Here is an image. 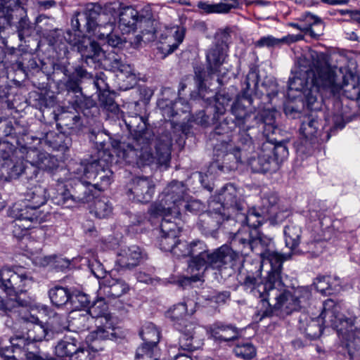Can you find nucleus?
<instances>
[{"mask_svg":"<svg viewBox=\"0 0 360 360\" xmlns=\"http://www.w3.org/2000/svg\"><path fill=\"white\" fill-rule=\"evenodd\" d=\"M124 122L133 139L129 143H122L119 155L129 164H135L139 167L155 163L167 168L171 159L172 139L168 135L160 137L154 157L150 146L154 134L147 128L143 117L137 115H128L124 117Z\"/></svg>","mask_w":360,"mask_h":360,"instance_id":"nucleus-1","label":"nucleus"},{"mask_svg":"<svg viewBox=\"0 0 360 360\" xmlns=\"http://www.w3.org/2000/svg\"><path fill=\"white\" fill-rule=\"evenodd\" d=\"M262 264L257 261L247 269V274L243 278L242 285L253 296L261 299L259 308L255 314V319L261 321L274 314L283 316L298 310V304L295 302L292 292L286 289L283 281L280 285L258 284L260 280Z\"/></svg>","mask_w":360,"mask_h":360,"instance_id":"nucleus-2","label":"nucleus"},{"mask_svg":"<svg viewBox=\"0 0 360 360\" xmlns=\"http://www.w3.org/2000/svg\"><path fill=\"white\" fill-rule=\"evenodd\" d=\"M288 91L303 94L312 108L319 94L326 97L340 96L341 79L333 68L317 60L309 68L300 67L295 70L289 79Z\"/></svg>","mask_w":360,"mask_h":360,"instance_id":"nucleus-3","label":"nucleus"},{"mask_svg":"<svg viewBox=\"0 0 360 360\" xmlns=\"http://www.w3.org/2000/svg\"><path fill=\"white\" fill-rule=\"evenodd\" d=\"M208 210L200 214L198 228L205 234H212L225 221L233 218L236 212L243 210L245 201L233 184L226 185L218 196V200L209 202Z\"/></svg>","mask_w":360,"mask_h":360,"instance_id":"nucleus-4","label":"nucleus"},{"mask_svg":"<svg viewBox=\"0 0 360 360\" xmlns=\"http://www.w3.org/2000/svg\"><path fill=\"white\" fill-rule=\"evenodd\" d=\"M75 172L83 177L84 181L75 185L72 198L75 204L88 202L91 196V191L87 188L91 185L98 191H104L111 183L112 172L108 168L105 160L98 159L84 165L79 163Z\"/></svg>","mask_w":360,"mask_h":360,"instance_id":"nucleus-5","label":"nucleus"},{"mask_svg":"<svg viewBox=\"0 0 360 360\" xmlns=\"http://www.w3.org/2000/svg\"><path fill=\"white\" fill-rule=\"evenodd\" d=\"M33 283L30 273L21 266L3 267L0 269V289L15 299L0 298V310L4 312H19L20 302L17 295L26 292Z\"/></svg>","mask_w":360,"mask_h":360,"instance_id":"nucleus-6","label":"nucleus"},{"mask_svg":"<svg viewBox=\"0 0 360 360\" xmlns=\"http://www.w3.org/2000/svg\"><path fill=\"white\" fill-rule=\"evenodd\" d=\"M240 162H246L253 172L266 173L274 172L278 168L279 162L288 155L287 147L283 144L274 145L271 141L262 143L257 152Z\"/></svg>","mask_w":360,"mask_h":360,"instance_id":"nucleus-7","label":"nucleus"},{"mask_svg":"<svg viewBox=\"0 0 360 360\" xmlns=\"http://www.w3.org/2000/svg\"><path fill=\"white\" fill-rule=\"evenodd\" d=\"M239 131L237 135V142L239 146H234L231 142L226 143L224 146L225 149V155H224V162L221 165L218 161L212 162L209 168V172H212L216 169L221 172H224V169H234L235 165L238 162L245 160V156L253 150V141L250 134L248 133L252 127H247L243 126L238 127Z\"/></svg>","mask_w":360,"mask_h":360,"instance_id":"nucleus-8","label":"nucleus"},{"mask_svg":"<svg viewBox=\"0 0 360 360\" xmlns=\"http://www.w3.org/2000/svg\"><path fill=\"white\" fill-rule=\"evenodd\" d=\"M187 314V305L179 303L168 311V316L174 321V326L181 335L179 344L181 349L186 351H193L202 345L201 340L196 335L197 324L184 319Z\"/></svg>","mask_w":360,"mask_h":360,"instance_id":"nucleus-9","label":"nucleus"},{"mask_svg":"<svg viewBox=\"0 0 360 360\" xmlns=\"http://www.w3.org/2000/svg\"><path fill=\"white\" fill-rule=\"evenodd\" d=\"M231 243L233 245H242V253L248 255L249 252H256L259 255L260 252H269L275 248L274 243L271 238L261 233L258 230H249L248 227L243 229H238L234 233Z\"/></svg>","mask_w":360,"mask_h":360,"instance_id":"nucleus-10","label":"nucleus"},{"mask_svg":"<svg viewBox=\"0 0 360 360\" xmlns=\"http://www.w3.org/2000/svg\"><path fill=\"white\" fill-rule=\"evenodd\" d=\"M88 312L94 318L96 328L90 333L89 340L116 339L115 328L112 321L105 315L108 307L103 298H99L88 308Z\"/></svg>","mask_w":360,"mask_h":360,"instance_id":"nucleus-11","label":"nucleus"},{"mask_svg":"<svg viewBox=\"0 0 360 360\" xmlns=\"http://www.w3.org/2000/svg\"><path fill=\"white\" fill-rule=\"evenodd\" d=\"M186 187L182 182L174 181L171 182L163 191L158 204L154 210L162 213H172L175 217H179L181 207L184 202V196Z\"/></svg>","mask_w":360,"mask_h":360,"instance_id":"nucleus-12","label":"nucleus"},{"mask_svg":"<svg viewBox=\"0 0 360 360\" xmlns=\"http://www.w3.org/2000/svg\"><path fill=\"white\" fill-rule=\"evenodd\" d=\"M217 37H220L221 42L217 41L207 52V69L210 75H214L217 76V80L219 84H221L222 79L221 77H223L225 72H221V66L227 56L229 32L227 30L221 31L217 34ZM218 41H219V39H218Z\"/></svg>","mask_w":360,"mask_h":360,"instance_id":"nucleus-13","label":"nucleus"},{"mask_svg":"<svg viewBox=\"0 0 360 360\" xmlns=\"http://www.w3.org/2000/svg\"><path fill=\"white\" fill-rule=\"evenodd\" d=\"M340 307L331 299L326 300L323 304L321 318L327 327L335 329L339 335L347 338L352 331L353 321L339 312Z\"/></svg>","mask_w":360,"mask_h":360,"instance_id":"nucleus-14","label":"nucleus"},{"mask_svg":"<svg viewBox=\"0 0 360 360\" xmlns=\"http://www.w3.org/2000/svg\"><path fill=\"white\" fill-rule=\"evenodd\" d=\"M10 216L18 221L16 226L25 231L35 228L44 220V214L41 211L23 201L13 204L10 209Z\"/></svg>","mask_w":360,"mask_h":360,"instance_id":"nucleus-15","label":"nucleus"},{"mask_svg":"<svg viewBox=\"0 0 360 360\" xmlns=\"http://www.w3.org/2000/svg\"><path fill=\"white\" fill-rule=\"evenodd\" d=\"M259 255L261 256L262 260H258L262 264V262L268 261L271 265V269L268 272L267 276L263 280L262 278V274L260 275V280L257 281L258 284L262 285H271L274 283H277L280 285V282L281 280V271L283 267V262L285 261V258L283 255L277 252L275 248L272 250H269V252H260ZM257 260L252 261L250 263L246 264L245 271L251 264L257 262ZM247 274V273L244 275V276Z\"/></svg>","mask_w":360,"mask_h":360,"instance_id":"nucleus-16","label":"nucleus"},{"mask_svg":"<svg viewBox=\"0 0 360 360\" xmlns=\"http://www.w3.org/2000/svg\"><path fill=\"white\" fill-rule=\"evenodd\" d=\"M231 113L235 117V121H232L231 125L227 118L221 122L219 127L215 129V134H221L228 133L235 127L243 126L247 127H255L253 116H257L252 112H248L245 105L240 101H236L231 106Z\"/></svg>","mask_w":360,"mask_h":360,"instance_id":"nucleus-17","label":"nucleus"},{"mask_svg":"<svg viewBox=\"0 0 360 360\" xmlns=\"http://www.w3.org/2000/svg\"><path fill=\"white\" fill-rule=\"evenodd\" d=\"M238 258V253L236 251L227 245H223L212 252H208L203 268L221 270L233 267Z\"/></svg>","mask_w":360,"mask_h":360,"instance_id":"nucleus-18","label":"nucleus"},{"mask_svg":"<svg viewBox=\"0 0 360 360\" xmlns=\"http://www.w3.org/2000/svg\"><path fill=\"white\" fill-rule=\"evenodd\" d=\"M99 10L98 6L90 4L84 9L75 11L71 19L72 27L79 31L84 27L86 28L87 32L96 34L98 27H100L97 23Z\"/></svg>","mask_w":360,"mask_h":360,"instance_id":"nucleus-19","label":"nucleus"},{"mask_svg":"<svg viewBox=\"0 0 360 360\" xmlns=\"http://www.w3.org/2000/svg\"><path fill=\"white\" fill-rule=\"evenodd\" d=\"M155 184L148 176H136L129 184L128 196L133 200L141 203L150 202L155 193Z\"/></svg>","mask_w":360,"mask_h":360,"instance_id":"nucleus-20","label":"nucleus"},{"mask_svg":"<svg viewBox=\"0 0 360 360\" xmlns=\"http://www.w3.org/2000/svg\"><path fill=\"white\" fill-rule=\"evenodd\" d=\"M269 210H261L255 207H252L248 211H246V204L245 203V208L243 210L236 212L233 214V219L241 225L239 229H243L245 227H248L249 230H257L266 220L271 218L269 216Z\"/></svg>","mask_w":360,"mask_h":360,"instance_id":"nucleus-21","label":"nucleus"},{"mask_svg":"<svg viewBox=\"0 0 360 360\" xmlns=\"http://www.w3.org/2000/svg\"><path fill=\"white\" fill-rule=\"evenodd\" d=\"M92 272L97 278L103 277V281L99 283L98 295L100 296L115 299L127 293L130 290L129 284L125 281L112 277L111 274L101 276L94 271Z\"/></svg>","mask_w":360,"mask_h":360,"instance_id":"nucleus-22","label":"nucleus"},{"mask_svg":"<svg viewBox=\"0 0 360 360\" xmlns=\"http://www.w3.org/2000/svg\"><path fill=\"white\" fill-rule=\"evenodd\" d=\"M185 36L184 27H174L167 33L162 34L157 49L163 55V58L173 53L183 41Z\"/></svg>","mask_w":360,"mask_h":360,"instance_id":"nucleus-23","label":"nucleus"},{"mask_svg":"<svg viewBox=\"0 0 360 360\" xmlns=\"http://www.w3.org/2000/svg\"><path fill=\"white\" fill-rule=\"evenodd\" d=\"M143 257L141 248L136 245H132L120 250L117 253L116 265L120 269H131L136 266Z\"/></svg>","mask_w":360,"mask_h":360,"instance_id":"nucleus-24","label":"nucleus"},{"mask_svg":"<svg viewBox=\"0 0 360 360\" xmlns=\"http://www.w3.org/2000/svg\"><path fill=\"white\" fill-rule=\"evenodd\" d=\"M189 256L191 257L188 268L192 272L199 271L205 266L207 254L209 252L207 245L202 240H196L190 243Z\"/></svg>","mask_w":360,"mask_h":360,"instance_id":"nucleus-25","label":"nucleus"},{"mask_svg":"<svg viewBox=\"0 0 360 360\" xmlns=\"http://www.w3.org/2000/svg\"><path fill=\"white\" fill-rule=\"evenodd\" d=\"M335 99L334 105V115H333V127L335 129H342L346 122L351 120L352 109L350 103L347 100H342L340 96L333 97Z\"/></svg>","mask_w":360,"mask_h":360,"instance_id":"nucleus-26","label":"nucleus"},{"mask_svg":"<svg viewBox=\"0 0 360 360\" xmlns=\"http://www.w3.org/2000/svg\"><path fill=\"white\" fill-rule=\"evenodd\" d=\"M211 336L220 342H230L237 340L240 336L239 330L234 326L215 323L209 328Z\"/></svg>","mask_w":360,"mask_h":360,"instance_id":"nucleus-27","label":"nucleus"},{"mask_svg":"<svg viewBox=\"0 0 360 360\" xmlns=\"http://www.w3.org/2000/svg\"><path fill=\"white\" fill-rule=\"evenodd\" d=\"M8 154L0 159V179L6 181L18 178L25 169L22 162H14Z\"/></svg>","mask_w":360,"mask_h":360,"instance_id":"nucleus-28","label":"nucleus"},{"mask_svg":"<svg viewBox=\"0 0 360 360\" xmlns=\"http://www.w3.org/2000/svg\"><path fill=\"white\" fill-rule=\"evenodd\" d=\"M275 113L274 110H264L259 117L253 116L255 127L257 126L259 131H261L267 139L277 130L275 124Z\"/></svg>","mask_w":360,"mask_h":360,"instance_id":"nucleus-29","label":"nucleus"},{"mask_svg":"<svg viewBox=\"0 0 360 360\" xmlns=\"http://www.w3.org/2000/svg\"><path fill=\"white\" fill-rule=\"evenodd\" d=\"M60 317L56 316L53 318V321H51L50 324L53 328V329H49L43 325H34L31 330H29L27 333L28 337L25 339L35 344L37 342H41L42 340L49 341L55 338L54 330L57 332L60 330L59 328L53 327V322L54 320L58 321L60 320Z\"/></svg>","mask_w":360,"mask_h":360,"instance_id":"nucleus-30","label":"nucleus"},{"mask_svg":"<svg viewBox=\"0 0 360 360\" xmlns=\"http://www.w3.org/2000/svg\"><path fill=\"white\" fill-rule=\"evenodd\" d=\"M13 351L22 352L27 360H44L35 343L25 338H18L12 342Z\"/></svg>","mask_w":360,"mask_h":360,"instance_id":"nucleus-31","label":"nucleus"},{"mask_svg":"<svg viewBox=\"0 0 360 360\" xmlns=\"http://www.w3.org/2000/svg\"><path fill=\"white\" fill-rule=\"evenodd\" d=\"M314 285L322 295H330L339 292L341 288L340 279L337 276H321L315 278Z\"/></svg>","mask_w":360,"mask_h":360,"instance_id":"nucleus-32","label":"nucleus"},{"mask_svg":"<svg viewBox=\"0 0 360 360\" xmlns=\"http://www.w3.org/2000/svg\"><path fill=\"white\" fill-rule=\"evenodd\" d=\"M300 329L310 340H316L321 336L323 332V325L327 327L321 318V314L319 317L309 320L307 319L304 321L300 319Z\"/></svg>","mask_w":360,"mask_h":360,"instance_id":"nucleus-33","label":"nucleus"},{"mask_svg":"<svg viewBox=\"0 0 360 360\" xmlns=\"http://www.w3.org/2000/svg\"><path fill=\"white\" fill-rule=\"evenodd\" d=\"M34 158L30 161L31 164L39 169L52 173L58 167V160L46 152L32 151Z\"/></svg>","mask_w":360,"mask_h":360,"instance_id":"nucleus-34","label":"nucleus"},{"mask_svg":"<svg viewBox=\"0 0 360 360\" xmlns=\"http://www.w3.org/2000/svg\"><path fill=\"white\" fill-rule=\"evenodd\" d=\"M140 22L137 11L131 6L125 7L120 14L119 27L123 32L134 31Z\"/></svg>","mask_w":360,"mask_h":360,"instance_id":"nucleus-35","label":"nucleus"},{"mask_svg":"<svg viewBox=\"0 0 360 360\" xmlns=\"http://www.w3.org/2000/svg\"><path fill=\"white\" fill-rule=\"evenodd\" d=\"M300 20L307 28V34L313 38H318L323 34V22L321 19L310 13L303 14Z\"/></svg>","mask_w":360,"mask_h":360,"instance_id":"nucleus-36","label":"nucleus"},{"mask_svg":"<svg viewBox=\"0 0 360 360\" xmlns=\"http://www.w3.org/2000/svg\"><path fill=\"white\" fill-rule=\"evenodd\" d=\"M46 198V188L41 186H35L27 191L23 202L39 210L41 205L45 204Z\"/></svg>","mask_w":360,"mask_h":360,"instance_id":"nucleus-37","label":"nucleus"},{"mask_svg":"<svg viewBox=\"0 0 360 360\" xmlns=\"http://www.w3.org/2000/svg\"><path fill=\"white\" fill-rule=\"evenodd\" d=\"M82 57L84 59L88 65L100 63L105 58V53L101 49L99 45L95 42H90L89 46L85 50H80Z\"/></svg>","mask_w":360,"mask_h":360,"instance_id":"nucleus-38","label":"nucleus"},{"mask_svg":"<svg viewBox=\"0 0 360 360\" xmlns=\"http://www.w3.org/2000/svg\"><path fill=\"white\" fill-rule=\"evenodd\" d=\"M285 243L291 250H296L302 237V229L294 223L286 225L284 228Z\"/></svg>","mask_w":360,"mask_h":360,"instance_id":"nucleus-39","label":"nucleus"},{"mask_svg":"<svg viewBox=\"0 0 360 360\" xmlns=\"http://www.w3.org/2000/svg\"><path fill=\"white\" fill-rule=\"evenodd\" d=\"M79 342L76 337L65 335L55 347V353L59 357H71L74 352L77 351V347Z\"/></svg>","mask_w":360,"mask_h":360,"instance_id":"nucleus-40","label":"nucleus"},{"mask_svg":"<svg viewBox=\"0 0 360 360\" xmlns=\"http://www.w3.org/2000/svg\"><path fill=\"white\" fill-rule=\"evenodd\" d=\"M239 6L238 0H221L217 4L200 3L199 6L208 13H227Z\"/></svg>","mask_w":360,"mask_h":360,"instance_id":"nucleus-41","label":"nucleus"},{"mask_svg":"<svg viewBox=\"0 0 360 360\" xmlns=\"http://www.w3.org/2000/svg\"><path fill=\"white\" fill-rule=\"evenodd\" d=\"M140 337L143 341L141 345H148V346H158L160 339V331L152 323L144 324L139 333Z\"/></svg>","mask_w":360,"mask_h":360,"instance_id":"nucleus-42","label":"nucleus"},{"mask_svg":"<svg viewBox=\"0 0 360 360\" xmlns=\"http://www.w3.org/2000/svg\"><path fill=\"white\" fill-rule=\"evenodd\" d=\"M72 291L67 288L55 285L49 290L51 303L59 307L70 302Z\"/></svg>","mask_w":360,"mask_h":360,"instance_id":"nucleus-43","label":"nucleus"},{"mask_svg":"<svg viewBox=\"0 0 360 360\" xmlns=\"http://www.w3.org/2000/svg\"><path fill=\"white\" fill-rule=\"evenodd\" d=\"M321 127V124L316 118L309 116L302 121L300 131L305 139L312 140L319 135Z\"/></svg>","mask_w":360,"mask_h":360,"instance_id":"nucleus-44","label":"nucleus"},{"mask_svg":"<svg viewBox=\"0 0 360 360\" xmlns=\"http://www.w3.org/2000/svg\"><path fill=\"white\" fill-rule=\"evenodd\" d=\"M155 214L162 216L160 224L161 233H168L170 234L179 236L181 232V228L178 224L172 219H176L179 217H175L172 213H162L157 210H154Z\"/></svg>","mask_w":360,"mask_h":360,"instance_id":"nucleus-45","label":"nucleus"},{"mask_svg":"<svg viewBox=\"0 0 360 360\" xmlns=\"http://www.w3.org/2000/svg\"><path fill=\"white\" fill-rule=\"evenodd\" d=\"M46 141L55 150L66 151L70 144V138L63 133L51 131L46 134Z\"/></svg>","mask_w":360,"mask_h":360,"instance_id":"nucleus-46","label":"nucleus"},{"mask_svg":"<svg viewBox=\"0 0 360 360\" xmlns=\"http://www.w3.org/2000/svg\"><path fill=\"white\" fill-rule=\"evenodd\" d=\"M113 24L107 23L104 27L100 26L96 34L100 39H106L108 44L112 47H119L124 42V40L118 35L112 33Z\"/></svg>","mask_w":360,"mask_h":360,"instance_id":"nucleus-47","label":"nucleus"},{"mask_svg":"<svg viewBox=\"0 0 360 360\" xmlns=\"http://www.w3.org/2000/svg\"><path fill=\"white\" fill-rule=\"evenodd\" d=\"M135 360H160L159 346L140 345L136 350Z\"/></svg>","mask_w":360,"mask_h":360,"instance_id":"nucleus-48","label":"nucleus"},{"mask_svg":"<svg viewBox=\"0 0 360 360\" xmlns=\"http://www.w3.org/2000/svg\"><path fill=\"white\" fill-rule=\"evenodd\" d=\"M105 60L109 62V65L114 71L120 72L126 77H135L132 67L129 64L123 63L119 56L115 54L110 56V54H109Z\"/></svg>","mask_w":360,"mask_h":360,"instance_id":"nucleus-49","label":"nucleus"},{"mask_svg":"<svg viewBox=\"0 0 360 360\" xmlns=\"http://www.w3.org/2000/svg\"><path fill=\"white\" fill-rule=\"evenodd\" d=\"M70 303L75 309L89 308L91 304L89 296L79 290H72Z\"/></svg>","mask_w":360,"mask_h":360,"instance_id":"nucleus-50","label":"nucleus"},{"mask_svg":"<svg viewBox=\"0 0 360 360\" xmlns=\"http://www.w3.org/2000/svg\"><path fill=\"white\" fill-rule=\"evenodd\" d=\"M93 323L96 325V321L88 311L77 314L72 318V324L81 330H89Z\"/></svg>","mask_w":360,"mask_h":360,"instance_id":"nucleus-51","label":"nucleus"},{"mask_svg":"<svg viewBox=\"0 0 360 360\" xmlns=\"http://www.w3.org/2000/svg\"><path fill=\"white\" fill-rule=\"evenodd\" d=\"M234 354L245 359H251L256 355V349L248 342L238 344L233 349Z\"/></svg>","mask_w":360,"mask_h":360,"instance_id":"nucleus-52","label":"nucleus"},{"mask_svg":"<svg viewBox=\"0 0 360 360\" xmlns=\"http://www.w3.org/2000/svg\"><path fill=\"white\" fill-rule=\"evenodd\" d=\"M278 201V195L275 193L270 192L264 195L262 198L261 210H269V217H272L277 210V203Z\"/></svg>","mask_w":360,"mask_h":360,"instance_id":"nucleus-53","label":"nucleus"},{"mask_svg":"<svg viewBox=\"0 0 360 360\" xmlns=\"http://www.w3.org/2000/svg\"><path fill=\"white\" fill-rule=\"evenodd\" d=\"M341 92L347 99L354 101L360 94L359 84L354 79H351L350 82L345 81L342 84H341Z\"/></svg>","mask_w":360,"mask_h":360,"instance_id":"nucleus-54","label":"nucleus"},{"mask_svg":"<svg viewBox=\"0 0 360 360\" xmlns=\"http://www.w3.org/2000/svg\"><path fill=\"white\" fill-rule=\"evenodd\" d=\"M112 207L108 201L98 199L94 202L92 212L98 218H105L112 213Z\"/></svg>","mask_w":360,"mask_h":360,"instance_id":"nucleus-55","label":"nucleus"},{"mask_svg":"<svg viewBox=\"0 0 360 360\" xmlns=\"http://www.w3.org/2000/svg\"><path fill=\"white\" fill-rule=\"evenodd\" d=\"M292 295L298 304V309L304 307L311 297V291L308 287H300L293 291Z\"/></svg>","mask_w":360,"mask_h":360,"instance_id":"nucleus-56","label":"nucleus"},{"mask_svg":"<svg viewBox=\"0 0 360 360\" xmlns=\"http://www.w3.org/2000/svg\"><path fill=\"white\" fill-rule=\"evenodd\" d=\"M99 102L102 107L112 112H116L119 109L115 102L114 94L109 91H103L100 94Z\"/></svg>","mask_w":360,"mask_h":360,"instance_id":"nucleus-57","label":"nucleus"},{"mask_svg":"<svg viewBox=\"0 0 360 360\" xmlns=\"http://www.w3.org/2000/svg\"><path fill=\"white\" fill-rule=\"evenodd\" d=\"M179 237V236L168 233H161L158 240L160 248L162 250L171 252Z\"/></svg>","mask_w":360,"mask_h":360,"instance_id":"nucleus-58","label":"nucleus"},{"mask_svg":"<svg viewBox=\"0 0 360 360\" xmlns=\"http://www.w3.org/2000/svg\"><path fill=\"white\" fill-rule=\"evenodd\" d=\"M58 120L60 122L58 124L73 129L79 123L80 117L72 112H65L59 115Z\"/></svg>","mask_w":360,"mask_h":360,"instance_id":"nucleus-59","label":"nucleus"},{"mask_svg":"<svg viewBox=\"0 0 360 360\" xmlns=\"http://www.w3.org/2000/svg\"><path fill=\"white\" fill-rule=\"evenodd\" d=\"M89 139L91 141L94 143L98 150L99 155H101V153H105L107 139H108V138L105 134L103 132H98L96 134L92 131L89 136Z\"/></svg>","mask_w":360,"mask_h":360,"instance_id":"nucleus-60","label":"nucleus"},{"mask_svg":"<svg viewBox=\"0 0 360 360\" xmlns=\"http://www.w3.org/2000/svg\"><path fill=\"white\" fill-rule=\"evenodd\" d=\"M189 245L190 243L179 238L171 253L177 258L188 257Z\"/></svg>","mask_w":360,"mask_h":360,"instance_id":"nucleus-61","label":"nucleus"},{"mask_svg":"<svg viewBox=\"0 0 360 360\" xmlns=\"http://www.w3.org/2000/svg\"><path fill=\"white\" fill-rule=\"evenodd\" d=\"M55 202L64 207H72L76 205L72 193L68 190L58 193L55 198Z\"/></svg>","mask_w":360,"mask_h":360,"instance_id":"nucleus-62","label":"nucleus"},{"mask_svg":"<svg viewBox=\"0 0 360 360\" xmlns=\"http://www.w3.org/2000/svg\"><path fill=\"white\" fill-rule=\"evenodd\" d=\"M255 46L259 48L268 47L272 48L281 46L280 39L276 38L271 35L261 37L255 42Z\"/></svg>","mask_w":360,"mask_h":360,"instance_id":"nucleus-63","label":"nucleus"},{"mask_svg":"<svg viewBox=\"0 0 360 360\" xmlns=\"http://www.w3.org/2000/svg\"><path fill=\"white\" fill-rule=\"evenodd\" d=\"M93 355L87 347H77V351L71 355L70 360H92Z\"/></svg>","mask_w":360,"mask_h":360,"instance_id":"nucleus-64","label":"nucleus"}]
</instances>
